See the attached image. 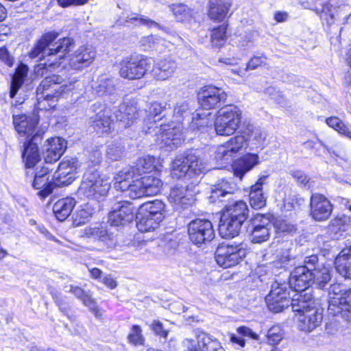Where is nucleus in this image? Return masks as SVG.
<instances>
[{"mask_svg":"<svg viewBox=\"0 0 351 351\" xmlns=\"http://www.w3.org/2000/svg\"><path fill=\"white\" fill-rule=\"evenodd\" d=\"M210 113H199L196 112L193 114L192 121L190 123L191 129L195 130H200L202 128H204L208 126L210 122L208 119V116H210Z\"/></svg>","mask_w":351,"mask_h":351,"instance_id":"obj_55","label":"nucleus"},{"mask_svg":"<svg viewBox=\"0 0 351 351\" xmlns=\"http://www.w3.org/2000/svg\"><path fill=\"white\" fill-rule=\"evenodd\" d=\"M330 227L332 231H346L351 227V219L346 215H338L330 221Z\"/></svg>","mask_w":351,"mask_h":351,"instance_id":"obj_53","label":"nucleus"},{"mask_svg":"<svg viewBox=\"0 0 351 351\" xmlns=\"http://www.w3.org/2000/svg\"><path fill=\"white\" fill-rule=\"evenodd\" d=\"M159 165V158L148 155L139 158L134 166L127 167L124 169H130L134 173V175L143 177V174L149 173L154 169H157Z\"/></svg>","mask_w":351,"mask_h":351,"instance_id":"obj_30","label":"nucleus"},{"mask_svg":"<svg viewBox=\"0 0 351 351\" xmlns=\"http://www.w3.org/2000/svg\"><path fill=\"white\" fill-rule=\"evenodd\" d=\"M171 10L176 19L181 22H190L195 17V12L182 3L173 4Z\"/></svg>","mask_w":351,"mask_h":351,"instance_id":"obj_47","label":"nucleus"},{"mask_svg":"<svg viewBox=\"0 0 351 351\" xmlns=\"http://www.w3.org/2000/svg\"><path fill=\"white\" fill-rule=\"evenodd\" d=\"M138 210L160 222L165 217V204L159 199L143 204Z\"/></svg>","mask_w":351,"mask_h":351,"instance_id":"obj_33","label":"nucleus"},{"mask_svg":"<svg viewBox=\"0 0 351 351\" xmlns=\"http://www.w3.org/2000/svg\"><path fill=\"white\" fill-rule=\"evenodd\" d=\"M168 199L176 209H180L191 205L194 195L186 186L176 185L171 189Z\"/></svg>","mask_w":351,"mask_h":351,"instance_id":"obj_26","label":"nucleus"},{"mask_svg":"<svg viewBox=\"0 0 351 351\" xmlns=\"http://www.w3.org/2000/svg\"><path fill=\"white\" fill-rule=\"evenodd\" d=\"M265 61H266V57H265L264 56H254L247 62V66L245 68V71H247L249 69H251V70L256 69L258 66L265 64Z\"/></svg>","mask_w":351,"mask_h":351,"instance_id":"obj_63","label":"nucleus"},{"mask_svg":"<svg viewBox=\"0 0 351 351\" xmlns=\"http://www.w3.org/2000/svg\"><path fill=\"white\" fill-rule=\"evenodd\" d=\"M50 169L48 166L36 167L32 186L39 190L38 195L43 199L50 195L53 189V182L49 181V173Z\"/></svg>","mask_w":351,"mask_h":351,"instance_id":"obj_25","label":"nucleus"},{"mask_svg":"<svg viewBox=\"0 0 351 351\" xmlns=\"http://www.w3.org/2000/svg\"><path fill=\"white\" fill-rule=\"evenodd\" d=\"M332 211L330 202L323 195L315 193L311 197V215L315 221H325Z\"/></svg>","mask_w":351,"mask_h":351,"instance_id":"obj_23","label":"nucleus"},{"mask_svg":"<svg viewBox=\"0 0 351 351\" xmlns=\"http://www.w3.org/2000/svg\"><path fill=\"white\" fill-rule=\"evenodd\" d=\"M222 214L244 223L248 216V208L245 202L239 200L226 206Z\"/></svg>","mask_w":351,"mask_h":351,"instance_id":"obj_34","label":"nucleus"},{"mask_svg":"<svg viewBox=\"0 0 351 351\" xmlns=\"http://www.w3.org/2000/svg\"><path fill=\"white\" fill-rule=\"evenodd\" d=\"M38 141L27 140L24 143V150L23 152V159L27 168L34 167L40 160V154L37 146Z\"/></svg>","mask_w":351,"mask_h":351,"instance_id":"obj_36","label":"nucleus"},{"mask_svg":"<svg viewBox=\"0 0 351 351\" xmlns=\"http://www.w3.org/2000/svg\"><path fill=\"white\" fill-rule=\"evenodd\" d=\"M82 237L104 242H106L110 239L106 229L104 227L97 226L86 227L83 230Z\"/></svg>","mask_w":351,"mask_h":351,"instance_id":"obj_48","label":"nucleus"},{"mask_svg":"<svg viewBox=\"0 0 351 351\" xmlns=\"http://www.w3.org/2000/svg\"><path fill=\"white\" fill-rule=\"evenodd\" d=\"M177 63L172 59H162L156 62L152 70V75L157 80L169 79L177 69Z\"/></svg>","mask_w":351,"mask_h":351,"instance_id":"obj_29","label":"nucleus"},{"mask_svg":"<svg viewBox=\"0 0 351 351\" xmlns=\"http://www.w3.org/2000/svg\"><path fill=\"white\" fill-rule=\"evenodd\" d=\"M188 232L191 241L198 246L210 243L215 236L212 222L206 219L191 221L188 226Z\"/></svg>","mask_w":351,"mask_h":351,"instance_id":"obj_13","label":"nucleus"},{"mask_svg":"<svg viewBox=\"0 0 351 351\" xmlns=\"http://www.w3.org/2000/svg\"><path fill=\"white\" fill-rule=\"evenodd\" d=\"M80 164L77 158H71L61 161L53 176L54 186L69 185L76 178Z\"/></svg>","mask_w":351,"mask_h":351,"instance_id":"obj_16","label":"nucleus"},{"mask_svg":"<svg viewBox=\"0 0 351 351\" xmlns=\"http://www.w3.org/2000/svg\"><path fill=\"white\" fill-rule=\"evenodd\" d=\"M284 332L280 325H274L267 332V339L269 344H278L283 339Z\"/></svg>","mask_w":351,"mask_h":351,"instance_id":"obj_57","label":"nucleus"},{"mask_svg":"<svg viewBox=\"0 0 351 351\" xmlns=\"http://www.w3.org/2000/svg\"><path fill=\"white\" fill-rule=\"evenodd\" d=\"M75 204V199L70 197L58 199L53 206V212L57 219L63 221L67 219Z\"/></svg>","mask_w":351,"mask_h":351,"instance_id":"obj_35","label":"nucleus"},{"mask_svg":"<svg viewBox=\"0 0 351 351\" xmlns=\"http://www.w3.org/2000/svg\"><path fill=\"white\" fill-rule=\"evenodd\" d=\"M243 223L221 214L219 224V232L225 239L233 238L239 235Z\"/></svg>","mask_w":351,"mask_h":351,"instance_id":"obj_31","label":"nucleus"},{"mask_svg":"<svg viewBox=\"0 0 351 351\" xmlns=\"http://www.w3.org/2000/svg\"><path fill=\"white\" fill-rule=\"evenodd\" d=\"M313 271H309L307 267H297L291 273L289 277V287L298 292L295 294L293 298H298V295H302L305 299V295L302 292L306 291L313 281Z\"/></svg>","mask_w":351,"mask_h":351,"instance_id":"obj_19","label":"nucleus"},{"mask_svg":"<svg viewBox=\"0 0 351 351\" xmlns=\"http://www.w3.org/2000/svg\"><path fill=\"white\" fill-rule=\"evenodd\" d=\"M278 233L293 234L296 231L295 225L292 223L289 219L282 217L276 218L273 223Z\"/></svg>","mask_w":351,"mask_h":351,"instance_id":"obj_52","label":"nucleus"},{"mask_svg":"<svg viewBox=\"0 0 351 351\" xmlns=\"http://www.w3.org/2000/svg\"><path fill=\"white\" fill-rule=\"evenodd\" d=\"M110 189L108 180L101 178L95 167H90L84 173L77 193L81 198L99 201L107 195Z\"/></svg>","mask_w":351,"mask_h":351,"instance_id":"obj_3","label":"nucleus"},{"mask_svg":"<svg viewBox=\"0 0 351 351\" xmlns=\"http://www.w3.org/2000/svg\"><path fill=\"white\" fill-rule=\"evenodd\" d=\"M141 179L143 180L146 196L156 195L160 193L162 186L160 179L153 176H144Z\"/></svg>","mask_w":351,"mask_h":351,"instance_id":"obj_49","label":"nucleus"},{"mask_svg":"<svg viewBox=\"0 0 351 351\" xmlns=\"http://www.w3.org/2000/svg\"><path fill=\"white\" fill-rule=\"evenodd\" d=\"M259 163L260 158L257 154L248 153L233 162L234 174L241 180L246 173Z\"/></svg>","mask_w":351,"mask_h":351,"instance_id":"obj_27","label":"nucleus"},{"mask_svg":"<svg viewBox=\"0 0 351 351\" xmlns=\"http://www.w3.org/2000/svg\"><path fill=\"white\" fill-rule=\"evenodd\" d=\"M311 296L306 300L300 294L298 298L291 300L292 310L298 313V328L305 332L314 330L322 320V313L317 308L311 307Z\"/></svg>","mask_w":351,"mask_h":351,"instance_id":"obj_5","label":"nucleus"},{"mask_svg":"<svg viewBox=\"0 0 351 351\" xmlns=\"http://www.w3.org/2000/svg\"><path fill=\"white\" fill-rule=\"evenodd\" d=\"M300 4L306 9L315 11L322 20L325 21L328 25L332 24L336 19L346 23L351 16V13L348 14L347 12L348 7L345 5L339 7L337 9L332 8L329 3H323L319 0H308L301 2Z\"/></svg>","mask_w":351,"mask_h":351,"instance_id":"obj_9","label":"nucleus"},{"mask_svg":"<svg viewBox=\"0 0 351 351\" xmlns=\"http://www.w3.org/2000/svg\"><path fill=\"white\" fill-rule=\"evenodd\" d=\"M96 51L91 46H81L69 58V66L75 70H82L89 66L95 60Z\"/></svg>","mask_w":351,"mask_h":351,"instance_id":"obj_24","label":"nucleus"},{"mask_svg":"<svg viewBox=\"0 0 351 351\" xmlns=\"http://www.w3.org/2000/svg\"><path fill=\"white\" fill-rule=\"evenodd\" d=\"M231 6V0H209L208 16L215 22H221L228 16Z\"/></svg>","mask_w":351,"mask_h":351,"instance_id":"obj_28","label":"nucleus"},{"mask_svg":"<svg viewBox=\"0 0 351 351\" xmlns=\"http://www.w3.org/2000/svg\"><path fill=\"white\" fill-rule=\"evenodd\" d=\"M335 265L341 276L351 279V247L341 251L335 260Z\"/></svg>","mask_w":351,"mask_h":351,"instance_id":"obj_32","label":"nucleus"},{"mask_svg":"<svg viewBox=\"0 0 351 351\" xmlns=\"http://www.w3.org/2000/svg\"><path fill=\"white\" fill-rule=\"evenodd\" d=\"M246 245L243 243L221 244L215 251V260L221 267L230 268L238 265L246 256Z\"/></svg>","mask_w":351,"mask_h":351,"instance_id":"obj_10","label":"nucleus"},{"mask_svg":"<svg viewBox=\"0 0 351 351\" xmlns=\"http://www.w3.org/2000/svg\"><path fill=\"white\" fill-rule=\"evenodd\" d=\"M151 65L150 58L143 56L127 57L119 63V74L125 79L138 80L145 75Z\"/></svg>","mask_w":351,"mask_h":351,"instance_id":"obj_11","label":"nucleus"},{"mask_svg":"<svg viewBox=\"0 0 351 351\" xmlns=\"http://www.w3.org/2000/svg\"><path fill=\"white\" fill-rule=\"evenodd\" d=\"M242 112L234 105L221 108L215 122V130L218 135L230 136L239 128Z\"/></svg>","mask_w":351,"mask_h":351,"instance_id":"obj_8","label":"nucleus"},{"mask_svg":"<svg viewBox=\"0 0 351 351\" xmlns=\"http://www.w3.org/2000/svg\"><path fill=\"white\" fill-rule=\"evenodd\" d=\"M120 25H125L127 26H129L130 25H144L147 27H158L159 25L152 21L148 19L145 16H140L138 17L137 16H131L130 17H128V19L125 20V23L119 22Z\"/></svg>","mask_w":351,"mask_h":351,"instance_id":"obj_56","label":"nucleus"},{"mask_svg":"<svg viewBox=\"0 0 351 351\" xmlns=\"http://www.w3.org/2000/svg\"><path fill=\"white\" fill-rule=\"evenodd\" d=\"M247 134L249 136V140L256 147L263 146L266 140L267 134L265 132L260 128H252L248 129Z\"/></svg>","mask_w":351,"mask_h":351,"instance_id":"obj_54","label":"nucleus"},{"mask_svg":"<svg viewBox=\"0 0 351 351\" xmlns=\"http://www.w3.org/2000/svg\"><path fill=\"white\" fill-rule=\"evenodd\" d=\"M38 119L36 116L27 114L13 115V124L20 136L27 140L39 141L44 132L36 129Z\"/></svg>","mask_w":351,"mask_h":351,"instance_id":"obj_14","label":"nucleus"},{"mask_svg":"<svg viewBox=\"0 0 351 351\" xmlns=\"http://www.w3.org/2000/svg\"><path fill=\"white\" fill-rule=\"evenodd\" d=\"M289 295V293L286 284H280L277 282L272 284L271 291L265 298L269 311L279 313L290 304L291 305Z\"/></svg>","mask_w":351,"mask_h":351,"instance_id":"obj_15","label":"nucleus"},{"mask_svg":"<svg viewBox=\"0 0 351 351\" xmlns=\"http://www.w3.org/2000/svg\"><path fill=\"white\" fill-rule=\"evenodd\" d=\"M156 141L160 147H167L173 149L177 147L184 141V136L180 125L171 123L160 125L156 132Z\"/></svg>","mask_w":351,"mask_h":351,"instance_id":"obj_17","label":"nucleus"},{"mask_svg":"<svg viewBox=\"0 0 351 351\" xmlns=\"http://www.w3.org/2000/svg\"><path fill=\"white\" fill-rule=\"evenodd\" d=\"M114 90L113 80L108 78H101L99 80L97 92L102 94H110Z\"/></svg>","mask_w":351,"mask_h":351,"instance_id":"obj_61","label":"nucleus"},{"mask_svg":"<svg viewBox=\"0 0 351 351\" xmlns=\"http://www.w3.org/2000/svg\"><path fill=\"white\" fill-rule=\"evenodd\" d=\"M226 31L227 25L225 24L219 25L212 30L210 40L213 46L220 47L224 44L227 38Z\"/></svg>","mask_w":351,"mask_h":351,"instance_id":"obj_50","label":"nucleus"},{"mask_svg":"<svg viewBox=\"0 0 351 351\" xmlns=\"http://www.w3.org/2000/svg\"><path fill=\"white\" fill-rule=\"evenodd\" d=\"M182 346L184 351H200L198 340L197 343L195 341L191 339H185L182 341Z\"/></svg>","mask_w":351,"mask_h":351,"instance_id":"obj_64","label":"nucleus"},{"mask_svg":"<svg viewBox=\"0 0 351 351\" xmlns=\"http://www.w3.org/2000/svg\"><path fill=\"white\" fill-rule=\"evenodd\" d=\"M114 113L117 119L121 122H123L125 127L130 126L138 115L136 106L129 103L121 104L119 107V110Z\"/></svg>","mask_w":351,"mask_h":351,"instance_id":"obj_38","label":"nucleus"},{"mask_svg":"<svg viewBox=\"0 0 351 351\" xmlns=\"http://www.w3.org/2000/svg\"><path fill=\"white\" fill-rule=\"evenodd\" d=\"M128 340L135 346L144 344L145 338L142 334V329L138 325L132 326L128 336Z\"/></svg>","mask_w":351,"mask_h":351,"instance_id":"obj_58","label":"nucleus"},{"mask_svg":"<svg viewBox=\"0 0 351 351\" xmlns=\"http://www.w3.org/2000/svg\"><path fill=\"white\" fill-rule=\"evenodd\" d=\"M114 185L117 191L131 199L146 196V191L141 177L134 175L130 169H122L114 176Z\"/></svg>","mask_w":351,"mask_h":351,"instance_id":"obj_7","label":"nucleus"},{"mask_svg":"<svg viewBox=\"0 0 351 351\" xmlns=\"http://www.w3.org/2000/svg\"><path fill=\"white\" fill-rule=\"evenodd\" d=\"M65 291L72 293L77 298L81 299L83 304L94 313L95 317L98 318L101 317V313L99 311L95 302L88 295L86 294L82 289L70 285L65 287Z\"/></svg>","mask_w":351,"mask_h":351,"instance_id":"obj_39","label":"nucleus"},{"mask_svg":"<svg viewBox=\"0 0 351 351\" xmlns=\"http://www.w3.org/2000/svg\"><path fill=\"white\" fill-rule=\"evenodd\" d=\"M27 71L28 67L25 64H20L17 67L16 72L12 78L10 93L11 98H14L15 97L18 90L23 84L24 79L27 76Z\"/></svg>","mask_w":351,"mask_h":351,"instance_id":"obj_45","label":"nucleus"},{"mask_svg":"<svg viewBox=\"0 0 351 351\" xmlns=\"http://www.w3.org/2000/svg\"><path fill=\"white\" fill-rule=\"evenodd\" d=\"M266 176L260 178L251 187L250 193V203L252 208L260 209L266 204V197L263 193V180Z\"/></svg>","mask_w":351,"mask_h":351,"instance_id":"obj_37","label":"nucleus"},{"mask_svg":"<svg viewBox=\"0 0 351 351\" xmlns=\"http://www.w3.org/2000/svg\"><path fill=\"white\" fill-rule=\"evenodd\" d=\"M331 272H332L331 268L318 264L317 268H315L313 271V283H315L318 288L324 289L331 279Z\"/></svg>","mask_w":351,"mask_h":351,"instance_id":"obj_41","label":"nucleus"},{"mask_svg":"<svg viewBox=\"0 0 351 351\" xmlns=\"http://www.w3.org/2000/svg\"><path fill=\"white\" fill-rule=\"evenodd\" d=\"M237 188L234 182L228 181V180L221 179L214 185L212 189V194L210 197L216 199L219 197H223L227 194L233 193Z\"/></svg>","mask_w":351,"mask_h":351,"instance_id":"obj_42","label":"nucleus"},{"mask_svg":"<svg viewBox=\"0 0 351 351\" xmlns=\"http://www.w3.org/2000/svg\"><path fill=\"white\" fill-rule=\"evenodd\" d=\"M226 98V93L213 86H204L201 88L198 93L199 103L206 110L219 107Z\"/></svg>","mask_w":351,"mask_h":351,"instance_id":"obj_20","label":"nucleus"},{"mask_svg":"<svg viewBox=\"0 0 351 351\" xmlns=\"http://www.w3.org/2000/svg\"><path fill=\"white\" fill-rule=\"evenodd\" d=\"M189 104L186 101H180L176 104L174 108L173 116L180 122L182 117H185L189 114Z\"/></svg>","mask_w":351,"mask_h":351,"instance_id":"obj_60","label":"nucleus"},{"mask_svg":"<svg viewBox=\"0 0 351 351\" xmlns=\"http://www.w3.org/2000/svg\"><path fill=\"white\" fill-rule=\"evenodd\" d=\"M66 148V141L60 137L47 139L44 143L42 153L45 163L51 164L58 161Z\"/></svg>","mask_w":351,"mask_h":351,"instance_id":"obj_22","label":"nucleus"},{"mask_svg":"<svg viewBox=\"0 0 351 351\" xmlns=\"http://www.w3.org/2000/svg\"><path fill=\"white\" fill-rule=\"evenodd\" d=\"M57 36L58 34L53 32L46 33L30 51L31 58H34L41 56L40 60H45L44 62H40L35 66L34 73L36 76L43 77L52 72L53 69L59 67L60 60L63 59L73 47V40L69 37L58 40L50 47Z\"/></svg>","mask_w":351,"mask_h":351,"instance_id":"obj_1","label":"nucleus"},{"mask_svg":"<svg viewBox=\"0 0 351 351\" xmlns=\"http://www.w3.org/2000/svg\"><path fill=\"white\" fill-rule=\"evenodd\" d=\"M197 339L199 341L200 351H219L223 349L221 343L217 339H213L204 332L197 334Z\"/></svg>","mask_w":351,"mask_h":351,"instance_id":"obj_46","label":"nucleus"},{"mask_svg":"<svg viewBox=\"0 0 351 351\" xmlns=\"http://www.w3.org/2000/svg\"><path fill=\"white\" fill-rule=\"evenodd\" d=\"M112 120L107 109L99 110L93 120V125L98 133L109 134L111 130Z\"/></svg>","mask_w":351,"mask_h":351,"instance_id":"obj_40","label":"nucleus"},{"mask_svg":"<svg viewBox=\"0 0 351 351\" xmlns=\"http://www.w3.org/2000/svg\"><path fill=\"white\" fill-rule=\"evenodd\" d=\"M326 123L329 127L337 131L340 134L351 140V131L337 117H331L326 119Z\"/></svg>","mask_w":351,"mask_h":351,"instance_id":"obj_51","label":"nucleus"},{"mask_svg":"<svg viewBox=\"0 0 351 351\" xmlns=\"http://www.w3.org/2000/svg\"><path fill=\"white\" fill-rule=\"evenodd\" d=\"M210 169L197 154L196 151H189L186 155H179L173 161L171 165V176L180 179L187 175L189 177L204 173Z\"/></svg>","mask_w":351,"mask_h":351,"instance_id":"obj_6","label":"nucleus"},{"mask_svg":"<svg viewBox=\"0 0 351 351\" xmlns=\"http://www.w3.org/2000/svg\"><path fill=\"white\" fill-rule=\"evenodd\" d=\"M328 312L332 316L341 315L348 322H351V289L345 285L335 283L328 289Z\"/></svg>","mask_w":351,"mask_h":351,"instance_id":"obj_4","label":"nucleus"},{"mask_svg":"<svg viewBox=\"0 0 351 351\" xmlns=\"http://www.w3.org/2000/svg\"><path fill=\"white\" fill-rule=\"evenodd\" d=\"M124 147L121 142H115L108 145L107 156L112 160H118L121 158Z\"/></svg>","mask_w":351,"mask_h":351,"instance_id":"obj_59","label":"nucleus"},{"mask_svg":"<svg viewBox=\"0 0 351 351\" xmlns=\"http://www.w3.org/2000/svg\"><path fill=\"white\" fill-rule=\"evenodd\" d=\"M94 209L88 204L80 206L73 215V223L75 226H80L90 220Z\"/></svg>","mask_w":351,"mask_h":351,"instance_id":"obj_43","label":"nucleus"},{"mask_svg":"<svg viewBox=\"0 0 351 351\" xmlns=\"http://www.w3.org/2000/svg\"><path fill=\"white\" fill-rule=\"evenodd\" d=\"M167 104L165 102L160 103L157 101L152 102L149 108V112L153 118L160 115L167 109Z\"/></svg>","mask_w":351,"mask_h":351,"instance_id":"obj_62","label":"nucleus"},{"mask_svg":"<svg viewBox=\"0 0 351 351\" xmlns=\"http://www.w3.org/2000/svg\"><path fill=\"white\" fill-rule=\"evenodd\" d=\"M135 208L132 204L124 201L114 204L108 215V221L112 226H123L133 221Z\"/></svg>","mask_w":351,"mask_h":351,"instance_id":"obj_18","label":"nucleus"},{"mask_svg":"<svg viewBox=\"0 0 351 351\" xmlns=\"http://www.w3.org/2000/svg\"><path fill=\"white\" fill-rule=\"evenodd\" d=\"M247 146L245 136L237 135L215 148V159L222 165L231 163L236 155Z\"/></svg>","mask_w":351,"mask_h":351,"instance_id":"obj_12","label":"nucleus"},{"mask_svg":"<svg viewBox=\"0 0 351 351\" xmlns=\"http://www.w3.org/2000/svg\"><path fill=\"white\" fill-rule=\"evenodd\" d=\"M136 227L141 232H150L157 228L160 221L138 210L136 216Z\"/></svg>","mask_w":351,"mask_h":351,"instance_id":"obj_44","label":"nucleus"},{"mask_svg":"<svg viewBox=\"0 0 351 351\" xmlns=\"http://www.w3.org/2000/svg\"><path fill=\"white\" fill-rule=\"evenodd\" d=\"M75 83L76 80L66 82L59 75L46 76L36 89L37 108L48 110L55 107L60 95L73 90Z\"/></svg>","mask_w":351,"mask_h":351,"instance_id":"obj_2","label":"nucleus"},{"mask_svg":"<svg viewBox=\"0 0 351 351\" xmlns=\"http://www.w3.org/2000/svg\"><path fill=\"white\" fill-rule=\"evenodd\" d=\"M271 228V223L268 217L261 214L255 215L250 227L252 241L261 243L268 240Z\"/></svg>","mask_w":351,"mask_h":351,"instance_id":"obj_21","label":"nucleus"}]
</instances>
